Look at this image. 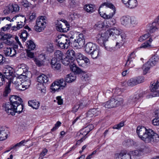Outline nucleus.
Listing matches in <instances>:
<instances>
[{"label":"nucleus","instance_id":"1","mask_svg":"<svg viewBox=\"0 0 159 159\" xmlns=\"http://www.w3.org/2000/svg\"><path fill=\"white\" fill-rule=\"evenodd\" d=\"M10 102H7L3 105L6 111L12 116L15 115L16 113H20L23 109L22 99L16 95H12L9 98Z\"/></svg>","mask_w":159,"mask_h":159},{"label":"nucleus","instance_id":"2","mask_svg":"<svg viewBox=\"0 0 159 159\" xmlns=\"http://www.w3.org/2000/svg\"><path fill=\"white\" fill-rule=\"evenodd\" d=\"M100 16L105 19L108 20L112 19L115 13V7L111 4L108 2L102 3L98 10Z\"/></svg>","mask_w":159,"mask_h":159},{"label":"nucleus","instance_id":"3","mask_svg":"<svg viewBox=\"0 0 159 159\" xmlns=\"http://www.w3.org/2000/svg\"><path fill=\"white\" fill-rule=\"evenodd\" d=\"M136 132L139 138L145 143L152 142L155 132L151 129H147L146 127L141 125L137 126Z\"/></svg>","mask_w":159,"mask_h":159},{"label":"nucleus","instance_id":"4","mask_svg":"<svg viewBox=\"0 0 159 159\" xmlns=\"http://www.w3.org/2000/svg\"><path fill=\"white\" fill-rule=\"evenodd\" d=\"M109 31L107 32V33H109L110 38L113 40L117 39L116 47L117 48H119L125 42L126 37L125 34L122 33L120 29L116 28L110 29Z\"/></svg>","mask_w":159,"mask_h":159},{"label":"nucleus","instance_id":"5","mask_svg":"<svg viewBox=\"0 0 159 159\" xmlns=\"http://www.w3.org/2000/svg\"><path fill=\"white\" fill-rule=\"evenodd\" d=\"M123 99L120 96L116 97L111 98L103 104V106L106 108H111L119 106L123 104Z\"/></svg>","mask_w":159,"mask_h":159},{"label":"nucleus","instance_id":"6","mask_svg":"<svg viewBox=\"0 0 159 159\" xmlns=\"http://www.w3.org/2000/svg\"><path fill=\"white\" fill-rule=\"evenodd\" d=\"M71 36L69 38L64 36H59L56 39L57 46L62 49L67 48L70 45L71 46Z\"/></svg>","mask_w":159,"mask_h":159},{"label":"nucleus","instance_id":"7","mask_svg":"<svg viewBox=\"0 0 159 159\" xmlns=\"http://www.w3.org/2000/svg\"><path fill=\"white\" fill-rule=\"evenodd\" d=\"M46 21L45 17L43 16L39 17L36 20L34 26L35 30L38 32L42 31L46 27Z\"/></svg>","mask_w":159,"mask_h":159},{"label":"nucleus","instance_id":"8","mask_svg":"<svg viewBox=\"0 0 159 159\" xmlns=\"http://www.w3.org/2000/svg\"><path fill=\"white\" fill-rule=\"evenodd\" d=\"M71 47L77 48H80L83 47L85 43V39L84 35L82 34H80L77 37L76 39H74L73 36H71Z\"/></svg>","mask_w":159,"mask_h":159},{"label":"nucleus","instance_id":"9","mask_svg":"<svg viewBox=\"0 0 159 159\" xmlns=\"http://www.w3.org/2000/svg\"><path fill=\"white\" fill-rule=\"evenodd\" d=\"M107 32H110L109 30H107L105 33L102 34H99L96 37V40L98 43L102 46L104 47L106 49L107 48L105 45V42L108 40V39L110 38L109 33Z\"/></svg>","mask_w":159,"mask_h":159},{"label":"nucleus","instance_id":"10","mask_svg":"<svg viewBox=\"0 0 159 159\" xmlns=\"http://www.w3.org/2000/svg\"><path fill=\"white\" fill-rule=\"evenodd\" d=\"M100 113V110L98 108L90 109L86 114L85 118L88 121V122H90L94 116H97Z\"/></svg>","mask_w":159,"mask_h":159},{"label":"nucleus","instance_id":"11","mask_svg":"<svg viewBox=\"0 0 159 159\" xmlns=\"http://www.w3.org/2000/svg\"><path fill=\"white\" fill-rule=\"evenodd\" d=\"M94 126L92 124H90L88 125L84 128L81 129L79 132L77 134V136L83 137V138L85 139L87 137L86 135L93 129Z\"/></svg>","mask_w":159,"mask_h":159},{"label":"nucleus","instance_id":"12","mask_svg":"<svg viewBox=\"0 0 159 159\" xmlns=\"http://www.w3.org/2000/svg\"><path fill=\"white\" fill-rule=\"evenodd\" d=\"M144 81V77L143 76L132 78L130 79L127 82L128 86L133 87L142 83Z\"/></svg>","mask_w":159,"mask_h":159},{"label":"nucleus","instance_id":"13","mask_svg":"<svg viewBox=\"0 0 159 159\" xmlns=\"http://www.w3.org/2000/svg\"><path fill=\"white\" fill-rule=\"evenodd\" d=\"M56 27L58 31L62 32H66L69 30V25L67 22L65 20L64 22H58Z\"/></svg>","mask_w":159,"mask_h":159},{"label":"nucleus","instance_id":"14","mask_svg":"<svg viewBox=\"0 0 159 159\" xmlns=\"http://www.w3.org/2000/svg\"><path fill=\"white\" fill-rule=\"evenodd\" d=\"M114 159H131V155L126 152L122 151L115 153L114 155Z\"/></svg>","mask_w":159,"mask_h":159},{"label":"nucleus","instance_id":"15","mask_svg":"<svg viewBox=\"0 0 159 159\" xmlns=\"http://www.w3.org/2000/svg\"><path fill=\"white\" fill-rule=\"evenodd\" d=\"M150 90L153 94V97L159 96V79L156 82L154 83L151 87Z\"/></svg>","mask_w":159,"mask_h":159},{"label":"nucleus","instance_id":"16","mask_svg":"<svg viewBox=\"0 0 159 159\" xmlns=\"http://www.w3.org/2000/svg\"><path fill=\"white\" fill-rule=\"evenodd\" d=\"M12 35L10 34H7L2 36L1 39L4 41L5 44L9 45H13V39Z\"/></svg>","mask_w":159,"mask_h":159},{"label":"nucleus","instance_id":"17","mask_svg":"<svg viewBox=\"0 0 159 159\" xmlns=\"http://www.w3.org/2000/svg\"><path fill=\"white\" fill-rule=\"evenodd\" d=\"M19 6L16 4L9 5L6 7L5 10L4 11L5 13L9 14L13 12H16L19 11Z\"/></svg>","mask_w":159,"mask_h":159},{"label":"nucleus","instance_id":"18","mask_svg":"<svg viewBox=\"0 0 159 159\" xmlns=\"http://www.w3.org/2000/svg\"><path fill=\"white\" fill-rule=\"evenodd\" d=\"M98 46L95 44L91 42L88 43L85 46V51L89 54L92 51L94 50Z\"/></svg>","mask_w":159,"mask_h":159},{"label":"nucleus","instance_id":"19","mask_svg":"<svg viewBox=\"0 0 159 159\" xmlns=\"http://www.w3.org/2000/svg\"><path fill=\"white\" fill-rule=\"evenodd\" d=\"M37 80L39 83L38 84V86H43V84L47 83L49 79L46 75L42 74L37 77Z\"/></svg>","mask_w":159,"mask_h":159},{"label":"nucleus","instance_id":"20","mask_svg":"<svg viewBox=\"0 0 159 159\" xmlns=\"http://www.w3.org/2000/svg\"><path fill=\"white\" fill-rule=\"evenodd\" d=\"M39 58H34V60L37 66H40L44 64L45 60V55L44 54H40L39 56Z\"/></svg>","mask_w":159,"mask_h":159},{"label":"nucleus","instance_id":"21","mask_svg":"<svg viewBox=\"0 0 159 159\" xmlns=\"http://www.w3.org/2000/svg\"><path fill=\"white\" fill-rule=\"evenodd\" d=\"M61 61L55 58H53L51 61L52 67L55 70H58L61 68Z\"/></svg>","mask_w":159,"mask_h":159},{"label":"nucleus","instance_id":"22","mask_svg":"<svg viewBox=\"0 0 159 159\" xmlns=\"http://www.w3.org/2000/svg\"><path fill=\"white\" fill-rule=\"evenodd\" d=\"M79 66L84 68H86L90 64L89 59L87 57L77 61Z\"/></svg>","mask_w":159,"mask_h":159},{"label":"nucleus","instance_id":"23","mask_svg":"<svg viewBox=\"0 0 159 159\" xmlns=\"http://www.w3.org/2000/svg\"><path fill=\"white\" fill-rule=\"evenodd\" d=\"M130 17L129 16H123L120 18L121 23L123 25L129 27L130 26Z\"/></svg>","mask_w":159,"mask_h":159},{"label":"nucleus","instance_id":"24","mask_svg":"<svg viewBox=\"0 0 159 159\" xmlns=\"http://www.w3.org/2000/svg\"><path fill=\"white\" fill-rule=\"evenodd\" d=\"M5 54L6 56L13 57L16 55V50L12 49V48L7 47L4 51Z\"/></svg>","mask_w":159,"mask_h":159},{"label":"nucleus","instance_id":"25","mask_svg":"<svg viewBox=\"0 0 159 159\" xmlns=\"http://www.w3.org/2000/svg\"><path fill=\"white\" fill-rule=\"evenodd\" d=\"M124 4L127 7L133 9L135 8L137 6L138 2L137 0H129Z\"/></svg>","mask_w":159,"mask_h":159},{"label":"nucleus","instance_id":"26","mask_svg":"<svg viewBox=\"0 0 159 159\" xmlns=\"http://www.w3.org/2000/svg\"><path fill=\"white\" fill-rule=\"evenodd\" d=\"M89 54L91 55L93 59H96L100 56L101 55V52L98 47H97L94 50L92 51Z\"/></svg>","mask_w":159,"mask_h":159},{"label":"nucleus","instance_id":"27","mask_svg":"<svg viewBox=\"0 0 159 159\" xmlns=\"http://www.w3.org/2000/svg\"><path fill=\"white\" fill-rule=\"evenodd\" d=\"M13 70L10 67H8L4 68L3 70V73L5 75H3L7 79L8 76H12L13 74Z\"/></svg>","mask_w":159,"mask_h":159},{"label":"nucleus","instance_id":"28","mask_svg":"<svg viewBox=\"0 0 159 159\" xmlns=\"http://www.w3.org/2000/svg\"><path fill=\"white\" fill-rule=\"evenodd\" d=\"M67 83H71L76 79V75L74 73H71L66 75L65 78Z\"/></svg>","mask_w":159,"mask_h":159},{"label":"nucleus","instance_id":"29","mask_svg":"<svg viewBox=\"0 0 159 159\" xmlns=\"http://www.w3.org/2000/svg\"><path fill=\"white\" fill-rule=\"evenodd\" d=\"M152 66H153L148 61L144 64L142 67L143 74L144 75L146 74L150 69Z\"/></svg>","mask_w":159,"mask_h":159},{"label":"nucleus","instance_id":"30","mask_svg":"<svg viewBox=\"0 0 159 159\" xmlns=\"http://www.w3.org/2000/svg\"><path fill=\"white\" fill-rule=\"evenodd\" d=\"M70 69L72 71L77 74H80L82 72V70L77 67L76 65L74 63L70 65Z\"/></svg>","mask_w":159,"mask_h":159},{"label":"nucleus","instance_id":"31","mask_svg":"<svg viewBox=\"0 0 159 159\" xmlns=\"http://www.w3.org/2000/svg\"><path fill=\"white\" fill-rule=\"evenodd\" d=\"M67 56L70 58L71 61H74L75 60V53L74 51L72 49H69L66 52Z\"/></svg>","mask_w":159,"mask_h":159},{"label":"nucleus","instance_id":"32","mask_svg":"<svg viewBox=\"0 0 159 159\" xmlns=\"http://www.w3.org/2000/svg\"><path fill=\"white\" fill-rule=\"evenodd\" d=\"M28 104L29 106L35 109H37L39 106V103L36 100L29 101Z\"/></svg>","mask_w":159,"mask_h":159},{"label":"nucleus","instance_id":"33","mask_svg":"<svg viewBox=\"0 0 159 159\" xmlns=\"http://www.w3.org/2000/svg\"><path fill=\"white\" fill-rule=\"evenodd\" d=\"M66 80L65 81L63 79H61L57 81H55L54 82V84H56L60 87L63 89L66 85Z\"/></svg>","mask_w":159,"mask_h":159},{"label":"nucleus","instance_id":"34","mask_svg":"<svg viewBox=\"0 0 159 159\" xmlns=\"http://www.w3.org/2000/svg\"><path fill=\"white\" fill-rule=\"evenodd\" d=\"M84 10L87 12L92 13L95 11L94 6L92 4H86L84 6Z\"/></svg>","mask_w":159,"mask_h":159},{"label":"nucleus","instance_id":"35","mask_svg":"<svg viewBox=\"0 0 159 159\" xmlns=\"http://www.w3.org/2000/svg\"><path fill=\"white\" fill-rule=\"evenodd\" d=\"M7 130H0V141H3L7 138L8 134Z\"/></svg>","mask_w":159,"mask_h":159},{"label":"nucleus","instance_id":"36","mask_svg":"<svg viewBox=\"0 0 159 159\" xmlns=\"http://www.w3.org/2000/svg\"><path fill=\"white\" fill-rule=\"evenodd\" d=\"M159 60V57L157 55H155L152 57L148 61L153 66H155Z\"/></svg>","mask_w":159,"mask_h":159},{"label":"nucleus","instance_id":"37","mask_svg":"<svg viewBox=\"0 0 159 159\" xmlns=\"http://www.w3.org/2000/svg\"><path fill=\"white\" fill-rule=\"evenodd\" d=\"M86 105L85 103H82L80 104H76L73 108L72 111L74 113L76 112L80 108H82L86 106Z\"/></svg>","mask_w":159,"mask_h":159},{"label":"nucleus","instance_id":"38","mask_svg":"<svg viewBox=\"0 0 159 159\" xmlns=\"http://www.w3.org/2000/svg\"><path fill=\"white\" fill-rule=\"evenodd\" d=\"M25 45L28 47V49L30 51L34 50L35 47V44L31 40L27 41L25 44Z\"/></svg>","mask_w":159,"mask_h":159},{"label":"nucleus","instance_id":"39","mask_svg":"<svg viewBox=\"0 0 159 159\" xmlns=\"http://www.w3.org/2000/svg\"><path fill=\"white\" fill-rule=\"evenodd\" d=\"M54 57L53 58H55L57 60L61 61L62 58L63 54L62 52L59 50L56 51L54 53Z\"/></svg>","mask_w":159,"mask_h":159},{"label":"nucleus","instance_id":"40","mask_svg":"<svg viewBox=\"0 0 159 159\" xmlns=\"http://www.w3.org/2000/svg\"><path fill=\"white\" fill-rule=\"evenodd\" d=\"M104 21H106L105 27L107 28L112 26L115 23V20L112 18Z\"/></svg>","mask_w":159,"mask_h":159},{"label":"nucleus","instance_id":"41","mask_svg":"<svg viewBox=\"0 0 159 159\" xmlns=\"http://www.w3.org/2000/svg\"><path fill=\"white\" fill-rule=\"evenodd\" d=\"M22 80V79L18 77H16L12 80V82L15 85L16 88L23 83Z\"/></svg>","mask_w":159,"mask_h":159},{"label":"nucleus","instance_id":"42","mask_svg":"<svg viewBox=\"0 0 159 159\" xmlns=\"http://www.w3.org/2000/svg\"><path fill=\"white\" fill-rule=\"evenodd\" d=\"M28 36V34L27 31L25 30H24L20 33V38L22 39L23 42H25Z\"/></svg>","mask_w":159,"mask_h":159},{"label":"nucleus","instance_id":"43","mask_svg":"<svg viewBox=\"0 0 159 159\" xmlns=\"http://www.w3.org/2000/svg\"><path fill=\"white\" fill-rule=\"evenodd\" d=\"M135 56V54L134 52H133L131 53L128 57V60L125 64V66L129 65L131 61L133 60V59L134 58Z\"/></svg>","mask_w":159,"mask_h":159},{"label":"nucleus","instance_id":"44","mask_svg":"<svg viewBox=\"0 0 159 159\" xmlns=\"http://www.w3.org/2000/svg\"><path fill=\"white\" fill-rule=\"evenodd\" d=\"M61 60L62 63H63V64L66 66L69 65L70 63V65L74 64V63H73V61H71L70 60V58L67 57H66L63 59H62V58Z\"/></svg>","mask_w":159,"mask_h":159},{"label":"nucleus","instance_id":"45","mask_svg":"<svg viewBox=\"0 0 159 159\" xmlns=\"http://www.w3.org/2000/svg\"><path fill=\"white\" fill-rule=\"evenodd\" d=\"M24 24L23 22L20 21L18 22L16 26H12L11 28V30H12L16 31L22 28L24 26Z\"/></svg>","mask_w":159,"mask_h":159},{"label":"nucleus","instance_id":"46","mask_svg":"<svg viewBox=\"0 0 159 159\" xmlns=\"http://www.w3.org/2000/svg\"><path fill=\"white\" fill-rule=\"evenodd\" d=\"M124 125V122L121 121L119 124L114 125L112 127L113 129H120L121 127H123Z\"/></svg>","mask_w":159,"mask_h":159},{"label":"nucleus","instance_id":"47","mask_svg":"<svg viewBox=\"0 0 159 159\" xmlns=\"http://www.w3.org/2000/svg\"><path fill=\"white\" fill-rule=\"evenodd\" d=\"M150 36L149 33H148L145 34L142 36H141L139 39V41L140 42H142L143 40L146 39Z\"/></svg>","mask_w":159,"mask_h":159},{"label":"nucleus","instance_id":"48","mask_svg":"<svg viewBox=\"0 0 159 159\" xmlns=\"http://www.w3.org/2000/svg\"><path fill=\"white\" fill-rule=\"evenodd\" d=\"M29 87V85H25L24 83H22L21 85H19L16 89L18 90L23 91L27 89Z\"/></svg>","mask_w":159,"mask_h":159},{"label":"nucleus","instance_id":"49","mask_svg":"<svg viewBox=\"0 0 159 159\" xmlns=\"http://www.w3.org/2000/svg\"><path fill=\"white\" fill-rule=\"evenodd\" d=\"M25 142V140H23L20 142L16 143L14 146L11 147L10 148V150L14 149H16V147H20L21 146L23 145V143Z\"/></svg>","mask_w":159,"mask_h":159},{"label":"nucleus","instance_id":"50","mask_svg":"<svg viewBox=\"0 0 159 159\" xmlns=\"http://www.w3.org/2000/svg\"><path fill=\"white\" fill-rule=\"evenodd\" d=\"M132 155L135 157H140L142 156L140 149L133 151L131 152Z\"/></svg>","mask_w":159,"mask_h":159},{"label":"nucleus","instance_id":"51","mask_svg":"<svg viewBox=\"0 0 159 159\" xmlns=\"http://www.w3.org/2000/svg\"><path fill=\"white\" fill-rule=\"evenodd\" d=\"M21 5L23 6L24 7L26 8H28L31 5V4L30 2H29L28 1L25 0L22 2H21Z\"/></svg>","mask_w":159,"mask_h":159},{"label":"nucleus","instance_id":"52","mask_svg":"<svg viewBox=\"0 0 159 159\" xmlns=\"http://www.w3.org/2000/svg\"><path fill=\"white\" fill-rule=\"evenodd\" d=\"M76 0H69L68 3L70 7H74L77 5Z\"/></svg>","mask_w":159,"mask_h":159},{"label":"nucleus","instance_id":"53","mask_svg":"<svg viewBox=\"0 0 159 159\" xmlns=\"http://www.w3.org/2000/svg\"><path fill=\"white\" fill-rule=\"evenodd\" d=\"M148 28H149L147 30H149V32L151 33H153L157 29L156 27L152 25H149V26L148 27Z\"/></svg>","mask_w":159,"mask_h":159},{"label":"nucleus","instance_id":"54","mask_svg":"<svg viewBox=\"0 0 159 159\" xmlns=\"http://www.w3.org/2000/svg\"><path fill=\"white\" fill-rule=\"evenodd\" d=\"M10 83H9L5 88V91L3 95L5 96H7V94L10 93L11 91V89L10 88Z\"/></svg>","mask_w":159,"mask_h":159},{"label":"nucleus","instance_id":"55","mask_svg":"<svg viewBox=\"0 0 159 159\" xmlns=\"http://www.w3.org/2000/svg\"><path fill=\"white\" fill-rule=\"evenodd\" d=\"M46 51L47 52L50 53H52L54 51V48L52 44L50 43L47 46Z\"/></svg>","mask_w":159,"mask_h":159},{"label":"nucleus","instance_id":"56","mask_svg":"<svg viewBox=\"0 0 159 159\" xmlns=\"http://www.w3.org/2000/svg\"><path fill=\"white\" fill-rule=\"evenodd\" d=\"M130 25H131L132 26H134L137 23V21L136 18L134 17H130Z\"/></svg>","mask_w":159,"mask_h":159},{"label":"nucleus","instance_id":"57","mask_svg":"<svg viewBox=\"0 0 159 159\" xmlns=\"http://www.w3.org/2000/svg\"><path fill=\"white\" fill-rule=\"evenodd\" d=\"M85 57H86L83 55L81 53H78L75 55V58H76V61H77L79 60H81Z\"/></svg>","mask_w":159,"mask_h":159},{"label":"nucleus","instance_id":"58","mask_svg":"<svg viewBox=\"0 0 159 159\" xmlns=\"http://www.w3.org/2000/svg\"><path fill=\"white\" fill-rule=\"evenodd\" d=\"M11 24H7L5 26L2 27L1 28V31H6L10 30L11 28Z\"/></svg>","mask_w":159,"mask_h":159},{"label":"nucleus","instance_id":"59","mask_svg":"<svg viewBox=\"0 0 159 159\" xmlns=\"http://www.w3.org/2000/svg\"><path fill=\"white\" fill-rule=\"evenodd\" d=\"M48 151L47 149L46 148H44L43 149L40 154L39 159H43L44 156L47 153Z\"/></svg>","mask_w":159,"mask_h":159},{"label":"nucleus","instance_id":"60","mask_svg":"<svg viewBox=\"0 0 159 159\" xmlns=\"http://www.w3.org/2000/svg\"><path fill=\"white\" fill-rule=\"evenodd\" d=\"M151 47V44H150L148 42H146L145 43H142L141 46L140 47V48H149Z\"/></svg>","mask_w":159,"mask_h":159},{"label":"nucleus","instance_id":"61","mask_svg":"<svg viewBox=\"0 0 159 159\" xmlns=\"http://www.w3.org/2000/svg\"><path fill=\"white\" fill-rule=\"evenodd\" d=\"M36 16L35 12H31L30 13L29 19L30 21H32L35 20L36 18Z\"/></svg>","mask_w":159,"mask_h":159},{"label":"nucleus","instance_id":"62","mask_svg":"<svg viewBox=\"0 0 159 159\" xmlns=\"http://www.w3.org/2000/svg\"><path fill=\"white\" fill-rule=\"evenodd\" d=\"M159 141V135L157 133L154 132L152 138V142H157Z\"/></svg>","mask_w":159,"mask_h":159},{"label":"nucleus","instance_id":"63","mask_svg":"<svg viewBox=\"0 0 159 159\" xmlns=\"http://www.w3.org/2000/svg\"><path fill=\"white\" fill-rule=\"evenodd\" d=\"M105 22L106 21H105L103 22L99 21L96 25V27L99 28H102L104 27H105Z\"/></svg>","mask_w":159,"mask_h":159},{"label":"nucleus","instance_id":"64","mask_svg":"<svg viewBox=\"0 0 159 159\" xmlns=\"http://www.w3.org/2000/svg\"><path fill=\"white\" fill-rule=\"evenodd\" d=\"M152 123L154 125H159V118L155 117L152 121Z\"/></svg>","mask_w":159,"mask_h":159}]
</instances>
